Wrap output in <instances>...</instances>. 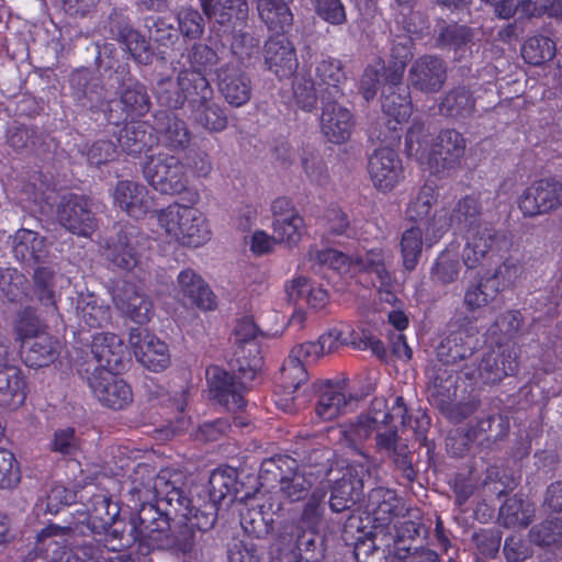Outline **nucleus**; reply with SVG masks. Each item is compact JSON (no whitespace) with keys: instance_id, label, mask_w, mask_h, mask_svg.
I'll use <instances>...</instances> for the list:
<instances>
[{"instance_id":"c756f323","label":"nucleus","mask_w":562,"mask_h":562,"mask_svg":"<svg viewBox=\"0 0 562 562\" xmlns=\"http://www.w3.org/2000/svg\"><path fill=\"white\" fill-rule=\"evenodd\" d=\"M180 294L202 311H214L216 297L205 281L193 270L187 269L178 274Z\"/></svg>"},{"instance_id":"4be33fe9","label":"nucleus","mask_w":562,"mask_h":562,"mask_svg":"<svg viewBox=\"0 0 562 562\" xmlns=\"http://www.w3.org/2000/svg\"><path fill=\"white\" fill-rule=\"evenodd\" d=\"M317 341L323 347L324 355L336 351L342 346H352L356 349H372L376 353L384 350L380 340L366 333H363V337H360L352 325L348 323H340L330 327Z\"/></svg>"},{"instance_id":"2eb2a0df","label":"nucleus","mask_w":562,"mask_h":562,"mask_svg":"<svg viewBox=\"0 0 562 562\" xmlns=\"http://www.w3.org/2000/svg\"><path fill=\"white\" fill-rule=\"evenodd\" d=\"M130 345L137 361L148 370L160 372L169 367V347L156 335L140 328L132 329Z\"/></svg>"},{"instance_id":"dca6fc26","label":"nucleus","mask_w":562,"mask_h":562,"mask_svg":"<svg viewBox=\"0 0 562 562\" xmlns=\"http://www.w3.org/2000/svg\"><path fill=\"white\" fill-rule=\"evenodd\" d=\"M88 383L98 401L110 408L122 409L132 402L130 385L115 372L93 370Z\"/></svg>"},{"instance_id":"c9c22d12","label":"nucleus","mask_w":562,"mask_h":562,"mask_svg":"<svg viewBox=\"0 0 562 562\" xmlns=\"http://www.w3.org/2000/svg\"><path fill=\"white\" fill-rule=\"evenodd\" d=\"M353 404L341 386L327 385L321 393L316 405V415L322 420H331L340 414L347 413Z\"/></svg>"},{"instance_id":"69168bd1","label":"nucleus","mask_w":562,"mask_h":562,"mask_svg":"<svg viewBox=\"0 0 562 562\" xmlns=\"http://www.w3.org/2000/svg\"><path fill=\"white\" fill-rule=\"evenodd\" d=\"M25 278L16 269L7 268L0 271V289L9 301H18L24 293Z\"/></svg>"},{"instance_id":"8fccbe9b","label":"nucleus","mask_w":562,"mask_h":562,"mask_svg":"<svg viewBox=\"0 0 562 562\" xmlns=\"http://www.w3.org/2000/svg\"><path fill=\"white\" fill-rule=\"evenodd\" d=\"M121 103L123 105L122 110L126 114L125 120L131 119V122H126L125 126L135 122V117L145 115L149 110L148 95L145 88L139 83H134L124 90L121 95Z\"/></svg>"},{"instance_id":"412c9836","label":"nucleus","mask_w":562,"mask_h":562,"mask_svg":"<svg viewBox=\"0 0 562 562\" xmlns=\"http://www.w3.org/2000/svg\"><path fill=\"white\" fill-rule=\"evenodd\" d=\"M518 367L517 353L514 347L499 344L485 353L477 369V376L470 379L481 380L483 383H496L504 376L513 374Z\"/></svg>"},{"instance_id":"7ed1b4c3","label":"nucleus","mask_w":562,"mask_h":562,"mask_svg":"<svg viewBox=\"0 0 562 562\" xmlns=\"http://www.w3.org/2000/svg\"><path fill=\"white\" fill-rule=\"evenodd\" d=\"M153 488L158 506L161 507L165 504L167 515H173L178 526L172 549L177 553L196 560L195 532L212 528L215 522L214 515L193 505L192 499L171 481V474L167 470L156 475Z\"/></svg>"},{"instance_id":"680f3d73","label":"nucleus","mask_w":562,"mask_h":562,"mask_svg":"<svg viewBox=\"0 0 562 562\" xmlns=\"http://www.w3.org/2000/svg\"><path fill=\"white\" fill-rule=\"evenodd\" d=\"M21 479L20 468L14 454L0 448V488L14 487Z\"/></svg>"},{"instance_id":"aec40b11","label":"nucleus","mask_w":562,"mask_h":562,"mask_svg":"<svg viewBox=\"0 0 562 562\" xmlns=\"http://www.w3.org/2000/svg\"><path fill=\"white\" fill-rule=\"evenodd\" d=\"M60 224L69 232L88 237L95 229V218L89 209V202L83 196H63L57 210Z\"/></svg>"},{"instance_id":"1a4fd4ad","label":"nucleus","mask_w":562,"mask_h":562,"mask_svg":"<svg viewBox=\"0 0 562 562\" xmlns=\"http://www.w3.org/2000/svg\"><path fill=\"white\" fill-rule=\"evenodd\" d=\"M405 150L425 170L439 173L459 164L464 155L465 140L453 130L443 131L436 140H429L424 126L414 122L406 135Z\"/></svg>"},{"instance_id":"9b49d317","label":"nucleus","mask_w":562,"mask_h":562,"mask_svg":"<svg viewBox=\"0 0 562 562\" xmlns=\"http://www.w3.org/2000/svg\"><path fill=\"white\" fill-rule=\"evenodd\" d=\"M294 464L295 461L288 457L265 460L259 474L261 484L263 485L268 481L269 474H272L274 479L280 477L281 494L291 503L307 499L316 486H327L324 481H318V477L307 468L294 471L291 475L284 474L283 467L291 470Z\"/></svg>"},{"instance_id":"423d86ee","label":"nucleus","mask_w":562,"mask_h":562,"mask_svg":"<svg viewBox=\"0 0 562 562\" xmlns=\"http://www.w3.org/2000/svg\"><path fill=\"white\" fill-rule=\"evenodd\" d=\"M157 98L159 102L169 108H179L186 100L192 98L194 105L193 117L210 132H222L227 126V117L220 105L214 103L211 98L212 88L206 78L199 72H184L177 81L170 78L158 82Z\"/></svg>"},{"instance_id":"58836bf2","label":"nucleus","mask_w":562,"mask_h":562,"mask_svg":"<svg viewBox=\"0 0 562 562\" xmlns=\"http://www.w3.org/2000/svg\"><path fill=\"white\" fill-rule=\"evenodd\" d=\"M401 501L394 491L385 487L373 488L368 496L367 510L373 516V520L384 525L391 522L397 515Z\"/></svg>"},{"instance_id":"72a5a7b5","label":"nucleus","mask_w":562,"mask_h":562,"mask_svg":"<svg viewBox=\"0 0 562 562\" xmlns=\"http://www.w3.org/2000/svg\"><path fill=\"white\" fill-rule=\"evenodd\" d=\"M494 243V233L487 226L467 231L463 261L469 269L482 263Z\"/></svg>"},{"instance_id":"7c9ffc66","label":"nucleus","mask_w":562,"mask_h":562,"mask_svg":"<svg viewBox=\"0 0 562 562\" xmlns=\"http://www.w3.org/2000/svg\"><path fill=\"white\" fill-rule=\"evenodd\" d=\"M26 398V380L14 366H0V406L15 409Z\"/></svg>"},{"instance_id":"bb28decb","label":"nucleus","mask_w":562,"mask_h":562,"mask_svg":"<svg viewBox=\"0 0 562 562\" xmlns=\"http://www.w3.org/2000/svg\"><path fill=\"white\" fill-rule=\"evenodd\" d=\"M113 201L130 216L138 218L145 215L153 206V198L148 190L133 181H119L113 191Z\"/></svg>"},{"instance_id":"37998d69","label":"nucleus","mask_w":562,"mask_h":562,"mask_svg":"<svg viewBox=\"0 0 562 562\" xmlns=\"http://www.w3.org/2000/svg\"><path fill=\"white\" fill-rule=\"evenodd\" d=\"M535 507L528 501L513 497L499 509V520L506 527H526L531 521Z\"/></svg>"},{"instance_id":"ddd939ff","label":"nucleus","mask_w":562,"mask_h":562,"mask_svg":"<svg viewBox=\"0 0 562 562\" xmlns=\"http://www.w3.org/2000/svg\"><path fill=\"white\" fill-rule=\"evenodd\" d=\"M25 363L29 367H46L59 355L60 344L46 333L37 319L21 321L18 326Z\"/></svg>"},{"instance_id":"4468645a","label":"nucleus","mask_w":562,"mask_h":562,"mask_svg":"<svg viewBox=\"0 0 562 562\" xmlns=\"http://www.w3.org/2000/svg\"><path fill=\"white\" fill-rule=\"evenodd\" d=\"M544 505L552 518L547 519L530 531L531 542L552 550L562 547V482L552 483L548 490Z\"/></svg>"},{"instance_id":"6e6552de","label":"nucleus","mask_w":562,"mask_h":562,"mask_svg":"<svg viewBox=\"0 0 562 562\" xmlns=\"http://www.w3.org/2000/svg\"><path fill=\"white\" fill-rule=\"evenodd\" d=\"M184 198L189 204L171 203L157 213L160 234L179 245L199 248L212 238V229L205 214L195 205L200 201L196 190H188Z\"/></svg>"},{"instance_id":"f704fd0d","label":"nucleus","mask_w":562,"mask_h":562,"mask_svg":"<svg viewBox=\"0 0 562 562\" xmlns=\"http://www.w3.org/2000/svg\"><path fill=\"white\" fill-rule=\"evenodd\" d=\"M13 254L25 263H36L47 255V245L43 237L31 229H20L13 237Z\"/></svg>"},{"instance_id":"a211bd4d","label":"nucleus","mask_w":562,"mask_h":562,"mask_svg":"<svg viewBox=\"0 0 562 562\" xmlns=\"http://www.w3.org/2000/svg\"><path fill=\"white\" fill-rule=\"evenodd\" d=\"M562 204V186L554 180L533 182L519 196L518 205L526 216H536Z\"/></svg>"},{"instance_id":"774afa93","label":"nucleus","mask_w":562,"mask_h":562,"mask_svg":"<svg viewBox=\"0 0 562 562\" xmlns=\"http://www.w3.org/2000/svg\"><path fill=\"white\" fill-rule=\"evenodd\" d=\"M276 406L284 413H294L303 404L301 390L296 387L283 386L278 383L273 393Z\"/></svg>"},{"instance_id":"f03ea898","label":"nucleus","mask_w":562,"mask_h":562,"mask_svg":"<svg viewBox=\"0 0 562 562\" xmlns=\"http://www.w3.org/2000/svg\"><path fill=\"white\" fill-rule=\"evenodd\" d=\"M258 328L248 317L238 319L234 328V338L237 344L235 376L229 375L220 367H210L206 379L212 396L228 409L241 408L245 405L241 389L252 381L262 368L260 348L256 341Z\"/></svg>"},{"instance_id":"338daca9","label":"nucleus","mask_w":562,"mask_h":562,"mask_svg":"<svg viewBox=\"0 0 562 562\" xmlns=\"http://www.w3.org/2000/svg\"><path fill=\"white\" fill-rule=\"evenodd\" d=\"M179 30L188 38H198L204 31L201 14L191 8L182 9L178 14Z\"/></svg>"},{"instance_id":"f3484780","label":"nucleus","mask_w":562,"mask_h":562,"mask_svg":"<svg viewBox=\"0 0 562 562\" xmlns=\"http://www.w3.org/2000/svg\"><path fill=\"white\" fill-rule=\"evenodd\" d=\"M369 175L381 192L394 190L404 179V168L398 155L389 147L376 149L369 159Z\"/></svg>"},{"instance_id":"a878e982","label":"nucleus","mask_w":562,"mask_h":562,"mask_svg":"<svg viewBox=\"0 0 562 562\" xmlns=\"http://www.w3.org/2000/svg\"><path fill=\"white\" fill-rule=\"evenodd\" d=\"M91 351L98 363L94 370L119 372L124 367L125 346L115 334L100 333L94 335Z\"/></svg>"},{"instance_id":"c85d7f7f","label":"nucleus","mask_w":562,"mask_h":562,"mask_svg":"<svg viewBox=\"0 0 562 562\" xmlns=\"http://www.w3.org/2000/svg\"><path fill=\"white\" fill-rule=\"evenodd\" d=\"M321 128L331 143H344L349 139L353 128L352 114L338 103L329 102L324 105Z\"/></svg>"},{"instance_id":"052dcab7","label":"nucleus","mask_w":562,"mask_h":562,"mask_svg":"<svg viewBox=\"0 0 562 562\" xmlns=\"http://www.w3.org/2000/svg\"><path fill=\"white\" fill-rule=\"evenodd\" d=\"M171 406L175 408L172 416L167 417L166 429L164 430L169 435H177L188 429L190 420L184 415V407L187 406V393L182 391L170 400Z\"/></svg>"},{"instance_id":"a18cd8bd","label":"nucleus","mask_w":562,"mask_h":562,"mask_svg":"<svg viewBox=\"0 0 562 562\" xmlns=\"http://www.w3.org/2000/svg\"><path fill=\"white\" fill-rule=\"evenodd\" d=\"M555 44L546 36L529 37L521 47L524 60L533 66H540L555 56Z\"/></svg>"},{"instance_id":"f8f14e48","label":"nucleus","mask_w":562,"mask_h":562,"mask_svg":"<svg viewBox=\"0 0 562 562\" xmlns=\"http://www.w3.org/2000/svg\"><path fill=\"white\" fill-rule=\"evenodd\" d=\"M143 175L146 181L158 192L178 194L187 189L188 179L179 158L157 153L145 156Z\"/></svg>"},{"instance_id":"2f4dec72","label":"nucleus","mask_w":562,"mask_h":562,"mask_svg":"<svg viewBox=\"0 0 562 562\" xmlns=\"http://www.w3.org/2000/svg\"><path fill=\"white\" fill-rule=\"evenodd\" d=\"M218 87L226 101L241 106L250 99L251 87L248 78L239 70L226 66L218 71Z\"/></svg>"},{"instance_id":"0eeeda50","label":"nucleus","mask_w":562,"mask_h":562,"mask_svg":"<svg viewBox=\"0 0 562 562\" xmlns=\"http://www.w3.org/2000/svg\"><path fill=\"white\" fill-rule=\"evenodd\" d=\"M155 126L146 122H132L123 127L117 142L128 155H140L160 143L170 149H183L190 143V132L186 123L173 113L159 112L154 119Z\"/></svg>"},{"instance_id":"79ce46f5","label":"nucleus","mask_w":562,"mask_h":562,"mask_svg":"<svg viewBox=\"0 0 562 562\" xmlns=\"http://www.w3.org/2000/svg\"><path fill=\"white\" fill-rule=\"evenodd\" d=\"M210 0V10L204 12L210 19H214L221 25L232 24L236 26L246 20L248 4L246 0H217L215 5Z\"/></svg>"},{"instance_id":"09e8293b","label":"nucleus","mask_w":562,"mask_h":562,"mask_svg":"<svg viewBox=\"0 0 562 562\" xmlns=\"http://www.w3.org/2000/svg\"><path fill=\"white\" fill-rule=\"evenodd\" d=\"M497 293L487 276L482 274L468 285L464 293V303L471 311L481 310L493 301Z\"/></svg>"},{"instance_id":"ea45409f","label":"nucleus","mask_w":562,"mask_h":562,"mask_svg":"<svg viewBox=\"0 0 562 562\" xmlns=\"http://www.w3.org/2000/svg\"><path fill=\"white\" fill-rule=\"evenodd\" d=\"M317 87L319 92H326L329 97L340 93L341 86L346 82L347 76L340 60L335 58H323L316 66Z\"/></svg>"},{"instance_id":"4d7b16f0","label":"nucleus","mask_w":562,"mask_h":562,"mask_svg":"<svg viewBox=\"0 0 562 562\" xmlns=\"http://www.w3.org/2000/svg\"><path fill=\"white\" fill-rule=\"evenodd\" d=\"M307 381V370L303 362L297 358L288 356L280 370L279 383L283 386L300 389Z\"/></svg>"},{"instance_id":"a19ab883","label":"nucleus","mask_w":562,"mask_h":562,"mask_svg":"<svg viewBox=\"0 0 562 562\" xmlns=\"http://www.w3.org/2000/svg\"><path fill=\"white\" fill-rule=\"evenodd\" d=\"M257 9L261 20L276 35H281L292 24L293 15L282 0H258Z\"/></svg>"},{"instance_id":"4c0bfd02","label":"nucleus","mask_w":562,"mask_h":562,"mask_svg":"<svg viewBox=\"0 0 562 562\" xmlns=\"http://www.w3.org/2000/svg\"><path fill=\"white\" fill-rule=\"evenodd\" d=\"M76 314L80 324L100 327L110 321V308L93 293H80L77 297Z\"/></svg>"},{"instance_id":"9d476101","label":"nucleus","mask_w":562,"mask_h":562,"mask_svg":"<svg viewBox=\"0 0 562 562\" xmlns=\"http://www.w3.org/2000/svg\"><path fill=\"white\" fill-rule=\"evenodd\" d=\"M70 538V528L49 525L37 535V549L45 552L46 558L52 562H131L123 555L97 554L92 546L68 550L67 544Z\"/></svg>"},{"instance_id":"6e6d98bb","label":"nucleus","mask_w":562,"mask_h":562,"mask_svg":"<svg viewBox=\"0 0 562 562\" xmlns=\"http://www.w3.org/2000/svg\"><path fill=\"white\" fill-rule=\"evenodd\" d=\"M436 200L437 193L435 188L430 184H425L411 199L406 209L407 218L411 221H417L418 218L426 216Z\"/></svg>"},{"instance_id":"cd10ccee","label":"nucleus","mask_w":562,"mask_h":562,"mask_svg":"<svg viewBox=\"0 0 562 562\" xmlns=\"http://www.w3.org/2000/svg\"><path fill=\"white\" fill-rule=\"evenodd\" d=\"M328 486H316L303 505L296 526L303 532L319 535L328 528L325 497Z\"/></svg>"},{"instance_id":"bf43d9fd","label":"nucleus","mask_w":562,"mask_h":562,"mask_svg":"<svg viewBox=\"0 0 562 562\" xmlns=\"http://www.w3.org/2000/svg\"><path fill=\"white\" fill-rule=\"evenodd\" d=\"M316 86V83L311 82V80L304 76H297L295 78L293 82V99L300 109L311 111L314 108L317 93H322Z\"/></svg>"},{"instance_id":"473e14b6","label":"nucleus","mask_w":562,"mask_h":562,"mask_svg":"<svg viewBox=\"0 0 562 562\" xmlns=\"http://www.w3.org/2000/svg\"><path fill=\"white\" fill-rule=\"evenodd\" d=\"M445 80V67L437 57L425 56L416 60L411 69L412 85L425 92H435Z\"/></svg>"},{"instance_id":"13d9d810","label":"nucleus","mask_w":562,"mask_h":562,"mask_svg":"<svg viewBox=\"0 0 562 562\" xmlns=\"http://www.w3.org/2000/svg\"><path fill=\"white\" fill-rule=\"evenodd\" d=\"M474 106V100L465 88L448 93L441 102V112L447 115H463Z\"/></svg>"},{"instance_id":"5fc2aeb1","label":"nucleus","mask_w":562,"mask_h":562,"mask_svg":"<svg viewBox=\"0 0 562 562\" xmlns=\"http://www.w3.org/2000/svg\"><path fill=\"white\" fill-rule=\"evenodd\" d=\"M497 292L514 286L522 276V267L514 261H504L492 274L485 273Z\"/></svg>"},{"instance_id":"3c124183","label":"nucleus","mask_w":562,"mask_h":562,"mask_svg":"<svg viewBox=\"0 0 562 562\" xmlns=\"http://www.w3.org/2000/svg\"><path fill=\"white\" fill-rule=\"evenodd\" d=\"M156 514L157 510L151 505H144L139 512L137 521L134 520V530L136 532V537L140 541H145L150 546L159 547L162 531L159 529L160 522L155 521L154 516Z\"/></svg>"},{"instance_id":"5701e85b","label":"nucleus","mask_w":562,"mask_h":562,"mask_svg":"<svg viewBox=\"0 0 562 562\" xmlns=\"http://www.w3.org/2000/svg\"><path fill=\"white\" fill-rule=\"evenodd\" d=\"M286 297L297 306H306L312 311H322L329 303L327 291L305 276H296L285 284Z\"/></svg>"},{"instance_id":"de8ad7c7","label":"nucleus","mask_w":562,"mask_h":562,"mask_svg":"<svg viewBox=\"0 0 562 562\" xmlns=\"http://www.w3.org/2000/svg\"><path fill=\"white\" fill-rule=\"evenodd\" d=\"M425 245V234L422 227L413 226L403 232L401 238V252L405 269H415Z\"/></svg>"},{"instance_id":"864d4df0","label":"nucleus","mask_w":562,"mask_h":562,"mask_svg":"<svg viewBox=\"0 0 562 562\" xmlns=\"http://www.w3.org/2000/svg\"><path fill=\"white\" fill-rule=\"evenodd\" d=\"M35 293L40 302L46 306L55 307L56 294L55 286L57 283H64L61 277L55 276L47 268H38L35 271Z\"/></svg>"},{"instance_id":"c03bdc74","label":"nucleus","mask_w":562,"mask_h":562,"mask_svg":"<svg viewBox=\"0 0 562 562\" xmlns=\"http://www.w3.org/2000/svg\"><path fill=\"white\" fill-rule=\"evenodd\" d=\"M272 231L279 244L295 247L306 233L305 222L301 214L290 218L272 222Z\"/></svg>"},{"instance_id":"393cba45","label":"nucleus","mask_w":562,"mask_h":562,"mask_svg":"<svg viewBox=\"0 0 562 562\" xmlns=\"http://www.w3.org/2000/svg\"><path fill=\"white\" fill-rule=\"evenodd\" d=\"M265 61L280 79L293 75L297 67V59L293 45L284 35L271 36L265 48Z\"/></svg>"},{"instance_id":"6ab92c4d","label":"nucleus","mask_w":562,"mask_h":562,"mask_svg":"<svg viewBox=\"0 0 562 562\" xmlns=\"http://www.w3.org/2000/svg\"><path fill=\"white\" fill-rule=\"evenodd\" d=\"M362 461H359V470L350 468L337 480L330 495L329 505L333 512H341L355 504L363 490V477L370 475V460L361 451L358 452Z\"/></svg>"},{"instance_id":"20e7f679","label":"nucleus","mask_w":562,"mask_h":562,"mask_svg":"<svg viewBox=\"0 0 562 562\" xmlns=\"http://www.w3.org/2000/svg\"><path fill=\"white\" fill-rule=\"evenodd\" d=\"M391 255L383 249H372L364 257H358L355 261L349 260L342 252L331 248L311 246L306 254L310 268L321 272L323 268L337 271L339 274L368 273L374 276L373 285L378 289L380 300L391 305L397 302L395 291L398 284L393 280L386 269Z\"/></svg>"},{"instance_id":"e2e57ef3","label":"nucleus","mask_w":562,"mask_h":562,"mask_svg":"<svg viewBox=\"0 0 562 562\" xmlns=\"http://www.w3.org/2000/svg\"><path fill=\"white\" fill-rule=\"evenodd\" d=\"M190 60L194 70H184L179 74L178 78L184 72H199L204 78L203 72L212 69L217 64L218 57L215 50L204 44H196L192 47Z\"/></svg>"},{"instance_id":"f257e3e1","label":"nucleus","mask_w":562,"mask_h":562,"mask_svg":"<svg viewBox=\"0 0 562 562\" xmlns=\"http://www.w3.org/2000/svg\"><path fill=\"white\" fill-rule=\"evenodd\" d=\"M413 56L412 37H400L393 45V65L386 69L381 59L369 65L360 80V92L370 101L378 89L382 88V109L387 116L389 130L396 131L397 125L407 121L412 114L408 90L402 85L407 60Z\"/></svg>"},{"instance_id":"b1692460","label":"nucleus","mask_w":562,"mask_h":562,"mask_svg":"<svg viewBox=\"0 0 562 562\" xmlns=\"http://www.w3.org/2000/svg\"><path fill=\"white\" fill-rule=\"evenodd\" d=\"M117 310L137 324H145L151 318V302L131 283L117 285L112 293Z\"/></svg>"},{"instance_id":"e433bc0d","label":"nucleus","mask_w":562,"mask_h":562,"mask_svg":"<svg viewBox=\"0 0 562 562\" xmlns=\"http://www.w3.org/2000/svg\"><path fill=\"white\" fill-rule=\"evenodd\" d=\"M476 346L473 333L459 329L447 336L437 348V355L442 362L450 363L465 358Z\"/></svg>"},{"instance_id":"603ef678","label":"nucleus","mask_w":562,"mask_h":562,"mask_svg":"<svg viewBox=\"0 0 562 562\" xmlns=\"http://www.w3.org/2000/svg\"><path fill=\"white\" fill-rule=\"evenodd\" d=\"M116 35L136 61L139 64L150 63L151 55L148 52L147 41L137 31L125 24L119 27Z\"/></svg>"},{"instance_id":"39448f33","label":"nucleus","mask_w":562,"mask_h":562,"mask_svg":"<svg viewBox=\"0 0 562 562\" xmlns=\"http://www.w3.org/2000/svg\"><path fill=\"white\" fill-rule=\"evenodd\" d=\"M405 413L402 397L394 400L391 409L387 408L385 398L376 397L367 414L360 415L356 422L340 426L341 441L357 448L374 432L376 451L391 457L396 452L397 446L396 423L405 424Z\"/></svg>"},{"instance_id":"49530a36","label":"nucleus","mask_w":562,"mask_h":562,"mask_svg":"<svg viewBox=\"0 0 562 562\" xmlns=\"http://www.w3.org/2000/svg\"><path fill=\"white\" fill-rule=\"evenodd\" d=\"M481 205L476 196H465L460 200L457 207L453 210L451 215V222L454 223L456 227L460 231L467 228L472 231L475 228L484 227L480 222Z\"/></svg>"},{"instance_id":"0e129e2a","label":"nucleus","mask_w":562,"mask_h":562,"mask_svg":"<svg viewBox=\"0 0 562 562\" xmlns=\"http://www.w3.org/2000/svg\"><path fill=\"white\" fill-rule=\"evenodd\" d=\"M104 256L115 267L131 270L137 265V256L127 241H120L116 245L109 246Z\"/></svg>"}]
</instances>
